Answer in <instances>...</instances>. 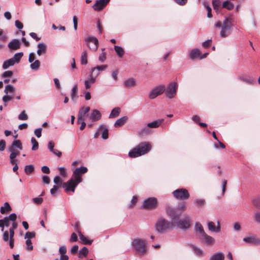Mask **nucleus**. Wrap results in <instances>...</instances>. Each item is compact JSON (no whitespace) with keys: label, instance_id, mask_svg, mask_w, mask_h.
<instances>
[{"label":"nucleus","instance_id":"nucleus-54","mask_svg":"<svg viewBox=\"0 0 260 260\" xmlns=\"http://www.w3.org/2000/svg\"><path fill=\"white\" fill-rule=\"evenodd\" d=\"M252 203L255 207L260 209V197L253 199Z\"/></svg>","mask_w":260,"mask_h":260},{"label":"nucleus","instance_id":"nucleus-63","mask_svg":"<svg viewBox=\"0 0 260 260\" xmlns=\"http://www.w3.org/2000/svg\"><path fill=\"white\" fill-rule=\"evenodd\" d=\"M42 128L40 127L35 130L34 133L38 138H40L42 136Z\"/></svg>","mask_w":260,"mask_h":260},{"label":"nucleus","instance_id":"nucleus-60","mask_svg":"<svg viewBox=\"0 0 260 260\" xmlns=\"http://www.w3.org/2000/svg\"><path fill=\"white\" fill-rule=\"evenodd\" d=\"M13 75V73L11 71H7L4 72L2 74V77L5 78L7 77H11Z\"/></svg>","mask_w":260,"mask_h":260},{"label":"nucleus","instance_id":"nucleus-57","mask_svg":"<svg viewBox=\"0 0 260 260\" xmlns=\"http://www.w3.org/2000/svg\"><path fill=\"white\" fill-rule=\"evenodd\" d=\"M53 181L55 184H57L56 185H58L59 186H60V185L61 184V182L60 180V177L59 176H56L54 178Z\"/></svg>","mask_w":260,"mask_h":260},{"label":"nucleus","instance_id":"nucleus-64","mask_svg":"<svg viewBox=\"0 0 260 260\" xmlns=\"http://www.w3.org/2000/svg\"><path fill=\"white\" fill-rule=\"evenodd\" d=\"M59 252L61 254L60 255H66L67 252V249L65 246H62L59 247Z\"/></svg>","mask_w":260,"mask_h":260},{"label":"nucleus","instance_id":"nucleus-45","mask_svg":"<svg viewBox=\"0 0 260 260\" xmlns=\"http://www.w3.org/2000/svg\"><path fill=\"white\" fill-rule=\"evenodd\" d=\"M175 209V208H173ZM175 209H177V211L178 213H181V214L186 209V206L184 203H181L179 204L178 207L175 208Z\"/></svg>","mask_w":260,"mask_h":260},{"label":"nucleus","instance_id":"nucleus-20","mask_svg":"<svg viewBox=\"0 0 260 260\" xmlns=\"http://www.w3.org/2000/svg\"><path fill=\"white\" fill-rule=\"evenodd\" d=\"M15 148H18L19 150H22L23 147L22 145V143L19 140H14L10 147L8 148V150H12L13 149H15Z\"/></svg>","mask_w":260,"mask_h":260},{"label":"nucleus","instance_id":"nucleus-27","mask_svg":"<svg viewBox=\"0 0 260 260\" xmlns=\"http://www.w3.org/2000/svg\"><path fill=\"white\" fill-rule=\"evenodd\" d=\"M37 47L38 48V49L37 50V54L39 55H41L42 53H45L46 50V45L42 42L39 43Z\"/></svg>","mask_w":260,"mask_h":260},{"label":"nucleus","instance_id":"nucleus-7","mask_svg":"<svg viewBox=\"0 0 260 260\" xmlns=\"http://www.w3.org/2000/svg\"><path fill=\"white\" fill-rule=\"evenodd\" d=\"M157 206V199L154 197L148 198L144 201L142 207L145 209H155Z\"/></svg>","mask_w":260,"mask_h":260},{"label":"nucleus","instance_id":"nucleus-12","mask_svg":"<svg viewBox=\"0 0 260 260\" xmlns=\"http://www.w3.org/2000/svg\"><path fill=\"white\" fill-rule=\"evenodd\" d=\"M88 47L91 50L95 51L98 47L99 42L94 37H88L85 40Z\"/></svg>","mask_w":260,"mask_h":260},{"label":"nucleus","instance_id":"nucleus-6","mask_svg":"<svg viewBox=\"0 0 260 260\" xmlns=\"http://www.w3.org/2000/svg\"><path fill=\"white\" fill-rule=\"evenodd\" d=\"M172 195L176 199L180 201L186 200L189 198V193L185 188L177 189L173 191Z\"/></svg>","mask_w":260,"mask_h":260},{"label":"nucleus","instance_id":"nucleus-10","mask_svg":"<svg viewBox=\"0 0 260 260\" xmlns=\"http://www.w3.org/2000/svg\"><path fill=\"white\" fill-rule=\"evenodd\" d=\"M88 169L85 167H81L80 168H76L73 172L72 175L73 178H75L78 182H81L82 181L81 177L82 175L86 173Z\"/></svg>","mask_w":260,"mask_h":260},{"label":"nucleus","instance_id":"nucleus-2","mask_svg":"<svg viewBox=\"0 0 260 260\" xmlns=\"http://www.w3.org/2000/svg\"><path fill=\"white\" fill-rule=\"evenodd\" d=\"M151 149V145L149 142H142L128 152V156L135 158L147 153Z\"/></svg>","mask_w":260,"mask_h":260},{"label":"nucleus","instance_id":"nucleus-5","mask_svg":"<svg viewBox=\"0 0 260 260\" xmlns=\"http://www.w3.org/2000/svg\"><path fill=\"white\" fill-rule=\"evenodd\" d=\"M232 18L225 17L220 33L221 37L225 38L228 36L230 35V30L232 28Z\"/></svg>","mask_w":260,"mask_h":260},{"label":"nucleus","instance_id":"nucleus-62","mask_svg":"<svg viewBox=\"0 0 260 260\" xmlns=\"http://www.w3.org/2000/svg\"><path fill=\"white\" fill-rule=\"evenodd\" d=\"M35 237V233H34V232H27L25 235V239H30V238H34Z\"/></svg>","mask_w":260,"mask_h":260},{"label":"nucleus","instance_id":"nucleus-34","mask_svg":"<svg viewBox=\"0 0 260 260\" xmlns=\"http://www.w3.org/2000/svg\"><path fill=\"white\" fill-rule=\"evenodd\" d=\"M150 133V130L149 128V127L147 126V127H144V128L141 129L138 132V135L140 137H143L144 136L149 134Z\"/></svg>","mask_w":260,"mask_h":260},{"label":"nucleus","instance_id":"nucleus-17","mask_svg":"<svg viewBox=\"0 0 260 260\" xmlns=\"http://www.w3.org/2000/svg\"><path fill=\"white\" fill-rule=\"evenodd\" d=\"M89 110L90 107L88 106L80 108L78 114V122H80L81 120L85 119L86 114L89 111Z\"/></svg>","mask_w":260,"mask_h":260},{"label":"nucleus","instance_id":"nucleus-39","mask_svg":"<svg viewBox=\"0 0 260 260\" xmlns=\"http://www.w3.org/2000/svg\"><path fill=\"white\" fill-rule=\"evenodd\" d=\"M114 49L115 52H116L117 55L119 57H122L124 54V50L123 48L119 46H115Z\"/></svg>","mask_w":260,"mask_h":260},{"label":"nucleus","instance_id":"nucleus-42","mask_svg":"<svg viewBox=\"0 0 260 260\" xmlns=\"http://www.w3.org/2000/svg\"><path fill=\"white\" fill-rule=\"evenodd\" d=\"M23 52H19L15 53L14 57L12 58V59H13V60L15 61V63L17 62L18 63L21 57L23 56Z\"/></svg>","mask_w":260,"mask_h":260},{"label":"nucleus","instance_id":"nucleus-16","mask_svg":"<svg viewBox=\"0 0 260 260\" xmlns=\"http://www.w3.org/2000/svg\"><path fill=\"white\" fill-rule=\"evenodd\" d=\"M202 237V242L208 245H212L215 243L214 239L207 235L206 233L201 236Z\"/></svg>","mask_w":260,"mask_h":260},{"label":"nucleus","instance_id":"nucleus-31","mask_svg":"<svg viewBox=\"0 0 260 260\" xmlns=\"http://www.w3.org/2000/svg\"><path fill=\"white\" fill-rule=\"evenodd\" d=\"M194 229L196 232L199 233L201 236L205 233L203 226L199 222L195 223Z\"/></svg>","mask_w":260,"mask_h":260},{"label":"nucleus","instance_id":"nucleus-48","mask_svg":"<svg viewBox=\"0 0 260 260\" xmlns=\"http://www.w3.org/2000/svg\"><path fill=\"white\" fill-rule=\"evenodd\" d=\"M98 75H99V73H96V74L94 73L93 74H92V75H91V72L90 71V78L88 80H86V81H89V83H90L91 84H93L95 82L96 78Z\"/></svg>","mask_w":260,"mask_h":260},{"label":"nucleus","instance_id":"nucleus-24","mask_svg":"<svg viewBox=\"0 0 260 260\" xmlns=\"http://www.w3.org/2000/svg\"><path fill=\"white\" fill-rule=\"evenodd\" d=\"M164 119H157L147 124V126L150 128H157L163 122Z\"/></svg>","mask_w":260,"mask_h":260},{"label":"nucleus","instance_id":"nucleus-22","mask_svg":"<svg viewBox=\"0 0 260 260\" xmlns=\"http://www.w3.org/2000/svg\"><path fill=\"white\" fill-rule=\"evenodd\" d=\"M71 96L72 100L74 102H76L77 99L78 98L77 84L74 85V86L72 88Z\"/></svg>","mask_w":260,"mask_h":260},{"label":"nucleus","instance_id":"nucleus-19","mask_svg":"<svg viewBox=\"0 0 260 260\" xmlns=\"http://www.w3.org/2000/svg\"><path fill=\"white\" fill-rule=\"evenodd\" d=\"M8 47L11 50H16L20 48V43L17 39H13L8 44Z\"/></svg>","mask_w":260,"mask_h":260},{"label":"nucleus","instance_id":"nucleus-29","mask_svg":"<svg viewBox=\"0 0 260 260\" xmlns=\"http://www.w3.org/2000/svg\"><path fill=\"white\" fill-rule=\"evenodd\" d=\"M12 209L8 202H5L4 206L1 207L0 212L2 214H4L6 213L11 211Z\"/></svg>","mask_w":260,"mask_h":260},{"label":"nucleus","instance_id":"nucleus-58","mask_svg":"<svg viewBox=\"0 0 260 260\" xmlns=\"http://www.w3.org/2000/svg\"><path fill=\"white\" fill-rule=\"evenodd\" d=\"M211 43H212L211 40H208L203 43L202 46L205 48H207L211 46Z\"/></svg>","mask_w":260,"mask_h":260},{"label":"nucleus","instance_id":"nucleus-33","mask_svg":"<svg viewBox=\"0 0 260 260\" xmlns=\"http://www.w3.org/2000/svg\"><path fill=\"white\" fill-rule=\"evenodd\" d=\"M120 112V108L116 107V108H114L112 110V111L109 115V118H115V117H117L119 115Z\"/></svg>","mask_w":260,"mask_h":260},{"label":"nucleus","instance_id":"nucleus-35","mask_svg":"<svg viewBox=\"0 0 260 260\" xmlns=\"http://www.w3.org/2000/svg\"><path fill=\"white\" fill-rule=\"evenodd\" d=\"M124 84L126 87L134 86L136 85V81L134 78H129L124 81Z\"/></svg>","mask_w":260,"mask_h":260},{"label":"nucleus","instance_id":"nucleus-49","mask_svg":"<svg viewBox=\"0 0 260 260\" xmlns=\"http://www.w3.org/2000/svg\"><path fill=\"white\" fill-rule=\"evenodd\" d=\"M11 152L10 155V159H12L15 158L17 155H19L20 153L19 151L16 150L15 149H13L12 150H9Z\"/></svg>","mask_w":260,"mask_h":260},{"label":"nucleus","instance_id":"nucleus-8","mask_svg":"<svg viewBox=\"0 0 260 260\" xmlns=\"http://www.w3.org/2000/svg\"><path fill=\"white\" fill-rule=\"evenodd\" d=\"M78 181L76 180L75 178L72 177L71 179H69L67 182H64L62 184V187L65 188L66 192L71 191L72 192L75 191V188L79 183Z\"/></svg>","mask_w":260,"mask_h":260},{"label":"nucleus","instance_id":"nucleus-52","mask_svg":"<svg viewBox=\"0 0 260 260\" xmlns=\"http://www.w3.org/2000/svg\"><path fill=\"white\" fill-rule=\"evenodd\" d=\"M192 249H193L194 252L198 255H199V256L202 255L203 251L201 248L196 247L194 246H192Z\"/></svg>","mask_w":260,"mask_h":260},{"label":"nucleus","instance_id":"nucleus-21","mask_svg":"<svg viewBox=\"0 0 260 260\" xmlns=\"http://www.w3.org/2000/svg\"><path fill=\"white\" fill-rule=\"evenodd\" d=\"M200 51L198 48L192 49L189 53V57L191 60H194L198 58H200Z\"/></svg>","mask_w":260,"mask_h":260},{"label":"nucleus","instance_id":"nucleus-53","mask_svg":"<svg viewBox=\"0 0 260 260\" xmlns=\"http://www.w3.org/2000/svg\"><path fill=\"white\" fill-rule=\"evenodd\" d=\"M204 5L205 7L207 9V11H208L207 17L208 18H211L212 15L211 14L212 9L211 8V7L206 3H204Z\"/></svg>","mask_w":260,"mask_h":260},{"label":"nucleus","instance_id":"nucleus-56","mask_svg":"<svg viewBox=\"0 0 260 260\" xmlns=\"http://www.w3.org/2000/svg\"><path fill=\"white\" fill-rule=\"evenodd\" d=\"M32 201L35 204H36L37 205H40L42 203L43 200L41 197H37V198H33Z\"/></svg>","mask_w":260,"mask_h":260},{"label":"nucleus","instance_id":"nucleus-25","mask_svg":"<svg viewBox=\"0 0 260 260\" xmlns=\"http://www.w3.org/2000/svg\"><path fill=\"white\" fill-rule=\"evenodd\" d=\"M127 116H123L118 119L114 123V126L116 127H118L123 125L126 121L127 120Z\"/></svg>","mask_w":260,"mask_h":260},{"label":"nucleus","instance_id":"nucleus-40","mask_svg":"<svg viewBox=\"0 0 260 260\" xmlns=\"http://www.w3.org/2000/svg\"><path fill=\"white\" fill-rule=\"evenodd\" d=\"M212 5L214 10L217 12L219 10L221 2L219 0H212Z\"/></svg>","mask_w":260,"mask_h":260},{"label":"nucleus","instance_id":"nucleus-1","mask_svg":"<svg viewBox=\"0 0 260 260\" xmlns=\"http://www.w3.org/2000/svg\"><path fill=\"white\" fill-rule=\"evenodd\" d=\"M166 212L171 219L173 224H175L179 229L187 230L190 228L191 221L188 216L179 219L181 213H178L177 209L170 207L167 208Z\"/></svg>","mask_w":260,"mask_h":260},{"label":"nucleus","instance_id":"nucleus-55","mask_svg":"<svg viewBox=\"0 0 260 260\" xmlns=\"http://www.w3.org/2000/svg\"><path fill=\"white\" fill-rule=\"evenodd\" d=\"M253 217L255 222L260 223V212H259L255 213L253 215Z\"/></svg>","mask_w":260,"mask_h":260},{"label":"nucleus","instance_id":"nucleus-44","mask_svg":"<svg viewBox=\"0 0 260 260\" xmlns=\"http://www.w3.org/2000/svg\"><path fill=\"white\" fill-rule=\"evenodd\" d=\"M31 142L32 145L31 150L33 151L37 150L39 148V144L34 137L31 138Z\"/></svg>","mask_w":260,"mask_h":260},{"label":"nucleus","instance_id":"nucleus-43","mask_svg":"<svg viewBox=\"0 0 260 260\" xmlns=\"http://www.w3.org/2000/svg\"><path fill=\"white\" fill-rule=\"evenodd\" d=\"M40 62L39 60H36L33 61L30 65V68L34 70H37L40 66Z\"/></svg>","mask_w":260,"mask_h":260},{"label":"nucleus","instance_id":"nucleus-47","mask_svg":"<svg viewBox=\"0 0 260 260\" xmlns=\"http://www.w3.org/2000/svg\"><path fill=\"white\" fill-rule=\"evenodd\" d=\"M24 171L26 174H30L34 171V167L32 165H27L25 167Z\"/></svg>","mask_w":260,"mask_h":260},{"label":"nucleus","instance_id":"nucleus-13","mask_svg":"<svg viewBox=\"0 0 260 260\" xmlns=\"http://www.w3.org/2000/svg\"><path fill=\"white\" fill-rule=\"evenodd\" d=\"M165 90V86L160 85L153 88L150 92L149 97L151 99H154L158 95L162 94Z\"/></svg>","mask_w":260,"mask_h":260},{"label":"nucleus","instance_id":"nucleus-36","mask_svg":"<svg viewBox=\"0 0 260 260\" xmlns=\"http://www.w3.org/2000/svg\"><path fill=\"white\" fill-rule=\"evenodd\" d=\"M79 238L84 244L91 245L92 244V240H88L85 236L82 234L81 232L79 233Z\"/></svg>","mask_w":260,"mask_h":260},{"label":"nucleus","instance_id":"nucleus-41","mask_svg":"<svg viewBox=\"0 0 260 260\" xmlns=\"http://www.w3.org/2000/svg\"><path fill=\"white\" fill-rule=\"evenodd\" d=\"M88 252V249L85 247L84 246L80 251L79 252V257L82 258V256H86Z\"/></svg>","mask_w":260,"mask_h":260},{"label":"nucleus","instance_id":"nucleus-37","mask_svg":"<svg viewBox=\"0 0 260 260\" xmlns=\"http://www.w3.org/2000/svg\"><path fill=\"white\" fill-rule=\"evenodd\" d=\"M239 79L248 83L253 84L254 81L249 76H240Z\"/></svg>","mask_w":260,"mask_h":260},{"label":"nucleus","instance_id":"nucleus-3","mask_svg":"<svg viewBox=\"0 0 260 260\" xmlns=\"http://www.w3.org/2000/svg\"><path fill=\"white\" fill-rule=\"evenodd\" d=\"M173 222L168 221L165 218H159L155 224L156 231L159 233H162L165 231L172 228Z\"/></svg>","mask_w":260,"mask_h":260},{"label":"nucleus","instance_id":"nucleus-30","mask_svg":"<svg viewBox=\"0 0 260 260\" xmlns=\"http://www.w3.org/2000/svg\"><path fill=\"white\" fill-rule=\"evenodd\" d=\"M15 64V61L13 60V59L10 58L6 61H5L3 64V69L4 70L7 69L11 66H13Z\"/></svg>","mask_w":260,"mask_h":260},{"label":"nucleus","instance_id":"nucleus-61","mask_svg":"<svg viewBox=\"0 0 260 260\" xmlns=\"http://www.w3.org/2000/svg\"><path fill=\"white\" fill-rule=\"evenodd\" d=\"M59 186L58 185H54L52 188L50 190V193L52 196H54L57 190L58 189Z\"/></svg>","mask_w":260,"mask_h":260},{"label":"nucleus","instance_id":"nucleus-51","mask_svg":"<svg viewBox=\"0 0 260 260\" xmlns=\"http://www.w3.org/2000/svg\"><path fill=\"white\" fill-rule=\"evenodd\" d=\"M28 118L27 114L25 113V111H23L18 116V119L21 120H25Z\"/></svg>","mask_w":260,"mask_h":260},{"label":"nucleus","instance_id":"nucleus-14","mask_svg":"<svg viewBox=\"0 0 260 260\" xmlns=\"http://www.w3.org/2000/svg\"><path fill=\"white\" fill-rule=\"evenodd\" d=\"M109 1L110 0H97L93 8L94 10L101 11L106 7Z\"/></svg>","mask_w":260,"mask_h":260},{"label":"nucleus","instance_id":"nucleus-4","mask_svg":"<svg viewBox=\"0 0 260 260\" xmlns=\"http://www.w3.org/2000/svg\"><path fill=\"white\" fill-rule=\"evenodd\" d=\"M133 247L136 252L140 255L145 254L147 251L146 243L144 240L140 239H134L132 242Z\"/></svg>","mask_w":260,"mask_h":260},{"label":"nucleus","instance_id":"nucleus-11","mask_svg":"<svg viewBox=\"0 0 260 260\" xmlns=\"http://www.w3.org/2000/svg\"><path fill=\"white\" fill-rule=\"evenodd\" d=\"M243 241L248 244L258 245L260 244V238L256 235L251 234L245 237Z\"/></svg>","mask_w":260,"mask_h":260},{"label":"nucleus","instance_id":"nucleus-18","mask_svg":"<svg viewBox=\"0 0 260 260\" xmlns=\"http://www.w3.org/2000/svg\"><path fill=\"white\" fill-rule=\"evenodd\" d=\"M102 117L101 112L96 110L94 109L91 111V113L89 117V119L92 122H95L99 120Z\"/></svg>","mask_w":260,"mask_h":260},{"label":"nucleus","instance_id":"nucleus-23","mask_svg":"<svg viewBox=\"0 0 260 260\" xmlns=\"http://www.w3.org/2000/svg\"><path fill=\"white\" fill-rule=\"evenodd\" d=\"M107 65H101V66H97L96 67L93 68L91 70V75L96 73L100 74L101 71H104L107 68Z\"/></svg>","mask_w":260,"mask_h":260},{"label":"nucleus","instance_id":"nucleus-26","mask_svg":"<svg viewBox=\"0 0 260 260\" xmlns=\"http://www.w3.org/2000/svg\"><path fill=\"white\" fill-rule=\"evenodd\" d=\"M224 254L221 252H218L212 255L209 260H224Z\"/></svg>","mask_w":260,"mask_h":260},{"label":"nucleus","instance_id":"nucleus-32","mask_svg":"<svg viewBox=\"0 0 260 260\" xmlns=\"http://www.w3.org/2000/svg\"><path fill=\"white\" fill-rule=\"evenodd\" d=\"M80 60L81 64L86 65L87 64V52L86 50H84L82 53Z\"/></svg>","mask_w":260,"mask_h":260},{"label":"nucleus","instance_id":"nucleus-28","mask_svg":"<svg viewBox=\"0 0 260 260\" xmlns=\"http://www.w3.org/2000/svg\"><path fill=\"white\" fill-rule=\"evenodd\" d=\"M102 130V138L104 139H107L108 138V128L104 125H101L99 128V130Z\"/></svg>","mask_w":260,"mask_h":260},{"label":"nucleus","instance_id":"nucleus-15","mask_svg":"<svg viewBox=\"0 0 260 260\" xmlns=\"http://www.w3.org/2000/svg\"><path fill=\"white\" fill-rule=\"evenodd\" d=\"M208 228L210 231L215 233H219L221 231V226L219 221H217V226L213 221H208L207 223Z\"/></svg>","mask_w":260,"mask_h":260},{"label":"nucleus","instance_id":"nucleus-9","mask_svg":"<svg viewBox=\"0 0 260 260\" xmlns=\"http://www.w3.org/2000/svg\"><path fill=\"white\" fill-rule=\"evenodd\" d=\"M177 88V83L175 82L170 83L166 89V95L169 99L173 98L176 94Z\"/></svg>","mask_w":260,"mask_h":260},{"label":"nucleus","instance_id":"nucleus-50","mask_svg":"<svg viewBox=\"0 0 260 260\" xmlns=\"http://www.w3.org/2000/svg\"><path fill=\"white\" fill-rule=\"evenodd\" d=\"M26 249L28 250H32L33 249V246L31 243V241L29 239H27L26 241Z\"/></svg>","mask_w":260,"mask_h":260},{"label":"nucleus","instance_id":"nucleus-46","mask_svg":"<svg viewBox=\"0 0 260 260\" xmlns=\"http://www.w3.org/2000/svg\"><path fill=\"white\" fill-rule=\"evenodd\" d=\"M15 88L13 85H8L5 86L4 92L6 94H8L9 92H14L15 91Z\"/></svg>","mask_w":260,"mask_h":260},{"label":"nucleus","instance_id":"nucleus-59","mask_svg":"<svg viewBox=\"0 0 260 260\" xmlns=\"http://www.w3.org/2000/svg\"><path fill=\"white\" fill-rule=\"evenodd\" d=\"M9 220L15 222L17 218V215L15 213H11L9 216L6 217Z\"/></svg>","mask_w":260,"mask_h":260},{"label":"nucleus","instance_id":"nucleus-38","mask_svg":"<svg viewBox=\"0 0 260 260\" xmlns=\"http://www.w3.org/2000/svg\"><path fill=\"white\" fill-rule=\"evenodd\" d=\"M234 5L233 3L226 1H224L222 4V8H225L229 10H231L234 8Z\"/></svg>","mask_w":260,"mask_h":260}]
</instances>
